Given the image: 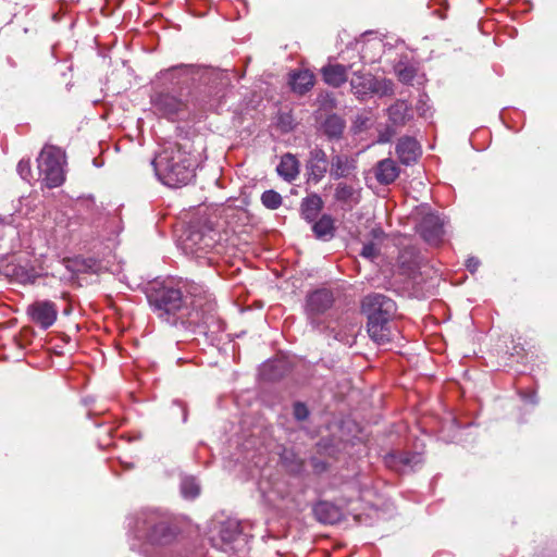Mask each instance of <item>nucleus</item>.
Here are the masks:
<instances>
[{
    "mask_svg": "<svg viewBox=\"0 0 557 557\" xmlns=\"http://www.w3.org/2000/svg\"><path fill=\"white\" fill-rule=\"evenodd\" d=\"M148 300L158 317L172 325L209 329L215 321V304L199 284L163 285Z\"/></svg>",
    "mask_w": 557,
    "mask_h": 557,
    "instance_id": "f257e3e1",
    "label": "nucleus"
},
{
    "mask_svg": "<svg viewBox=\"0 0 557 557\" xmlns=\"http://www.w3.org/2000/svg\"><path fill=\"white\" fill-rule=\"evenodd\" d=\"M152 165L158 178L170 187L187 185L195 177L196 160L187 143L164 144Z\"/></svg>",
    "mask_w": 557,
    "mask_h": 557,
    "instance_id": "f03ea898",
    "label": "nucleus"
},
{
    "mask_svg": "<svg viewBox=\"0 0 557 557\" xmlns=\"http://www.w3.org/2000/svg\"><path fill=\"white\" fill-rule=\"evenodd\" d=\"M128 528L136 539L156 546L170 545L178 534L173 517L156 508H145L136 512Z\"/></svg>",
    "mask_w": 557,
    "mask_h": 557,
    "instance_id": "7ed1b4c3",
    "label": "nucleus"
},
{
    "mask_svg": "<svg viewBox=\"0 0 557 557\" xmlns=\"http://www.w3.org/2000/svg\"><path fill=\"white\" fill-rule=\"evenodd\" d=\"M221 234L211 225H191L183 239V250L197 259L206 258L209 253H222Z\"/></svg>",
    "mask_w": 557,
    "mask_h": 557,
    "instance_id": "20e7f679",
    "label": "nucleus"
},
{
    "mask_svg": "<svg viewBox=\"0 0 557 557\" xmlns=\"http://www.w3.org/2000/svg\"><path fill=\"white\" fill-rule=\"evenodd\" d=\"M38 170L48 188H54L63 184L65 180L63 165L65 163L64 151L53 145H45L38 158Z\"/></svg>",
    "mask_w": 557,
    "mask_h": 557,
    "instance_id": "39448f33",
    "label": "nucleus"
},
{
    "mask_svg": "<svg viewBox=\"0 0 557 557\" xmlns=\"http://www.w3.org/2000/svg\"><path fill=\"white\" fill-rule=\"evenodd\" d=\"M351 91L358 99L376 94L387 96L393 94L392 82L376 79L370 73L355 72L350 79Z\"/></svg>",
    "mask_w": 557,
    "mask_h": 557,
    "instance_id": "423d86ee",
    "label": "nucleus"
},
{
    "mask_svg": "<svg viewBox=\"0 0 557 557\" xmlns=\"http://www.w3.org/2000/svg\"><path fill=\"white\" fill-rule=\"evenodd\" d=\"M213 541L215 546L227 554L243 552L247 545L246 535L239 530L237 521L224 522L220 528L219 537Z\"/></svg>",
    "mask_w": 557,
    "mask_h": 557,
    "instance_id": "0eeeda50",
    "label": "nucleus"
},
{
    "mask_svg": "<svg viewBox=\"0 0 557 557\" xmlns=\"http://www.w3.org/2000/svg\"><path fill=\"white\" fill-rule=\"evenodd\" d=\"M258 491L265 505L274 507L278 500V469L276 465H267L261 469Z\"/></svg>",
    "mask_w": 557,
    "mask_h": 557,
    "instance_id": "6e6552de",
    "label": "nucleus"
},
{
    "mask_svg": "<svg viewBox=\"0 0 557 557\" xmlns=\"http://www.w3.org/2000/svg\"><path fill=\"white\" fill-rule=\"evenodd\" d=\"M58 306L51 300H35L30 304L26 313L29 319L41 329L47 330L54 324L58 318Z\"/></svg>",
    "mask_w": 557,
    "mask_h": 557,
    "instance_id": "1a4fd4ad",
    "label": "nucleus"
},
{
    "mask_svg": "<svg viewBox=\"0 0 557 557\" xmlns=\"http://www.w3.org/2000/svg\"><path fill=\"white\" fill-rule=\"evenodd\" d=\"M362 310L367 313L368 320L375 318H393L396 312V304L382 294H372L362 300Z\"/></svg>",
    "mask_w": 557,
    "mask_h": 557,
    "instance_id": "9d476101",
    "label": "nucleus"
},
{
    "mask_svg": "<svg viewBox=\"0 0 557 557\" xmlns=\"http://www.w3.org/2000/svg\"><path fill=\"white\" fill-rule=\"evenodd\" d=\"M329 160L325 151L320 147L310 150L307 162L309 181L319 183L327 172Z\"/></svg>",
    "mask_w": 557,
    "mask_h": 557,
    "instance_id": "9b49d317",
    "label": "nucleus"
},
{
    "mask_svg": "<svg viewBox=\"0 0 557 557\" xmlns=\"http://www.w3.org/2000/svg\"><path fill=\"white\" fill-rule=\"evenodd\" d=\"M420 233L425 242L438 245L444 235V223L438 215L428 214L420 224Z\"/></svg>",
    "mask_w": 557,
    "mask_h": 557,
    "instance_id": "f8f14e48",
    "label": "nucleus"
},
{
    "mask_svg": "<svg viewBox=\"0 0 557 557\" xmlns=\"http://www.w3.org/2000/svg\"><path fill=\"white\" fill-rule=\"evenodd\" d=\"M392 318H375L368 320L369 336L379 345L389 343L394 337L391 324Z\"/></svg>",
    "mask_w": 557,
    "mask_h": 557,
    "instance_id": "ddd939ff",
    "label": "nucleus"
},
{
    "mask_svg": "<svg viewBox=\"0 0 557 557\" xmlns=\"http://www.w3.org/2000/svg\"><path fill=\"white\" fill-rule=\"evenodd\" d=\"M333 294L327 289H318L307 298V312L310 318L324 313L333 305Z\"/></svg>",
    "mask_w": 557,
    "mask_h": 557,
    "instance_id": "4468645a",
    "label": "nucleus"
},
{
    "mask_svg": "<svg viewBox=\"0 0 557 557\" xmlns=\"http://www.w3.org/2000/svg\"><path fill=\"white\" fill-rule=\"evenodd\" d=\"M389 123L397 127L405 126L413 119L411 106L405 100H397L387 109Z\"/></svg>",
    "mask_w": 557,
    "mask_h": 557,
    "instance_id": "2eb2a0df",
    "label": "nucleus"
},
{
    "mask_svg": "<svg viewBox=\"0 0 557 557\" xmlns=\"http://www.w3.org/2000/svg\"><path fill=\"white\" fill-rule=\"evenodd\" d=\"M355 169V159L347 154H334L330 163V176L334 180L348 177Z\"/></svg>",
    "mask_w": 557,
    "mask_h": 557,
    "instance_id": "dca6fc26",
    "label": "nucleus"
},
{
    "mask_svg": "<svg viewBox=\"0 0 557 557\" xmlns=\"http://www.w3.org/2000/svg\"><path fill=\"white\" fill-rule=\"evenodd\" d=\"M396 154L401 163L411 164L420 154L419 143L412 137H401L396 145Z\"/></svg>",
    "mask_w": 557,
    "mask_h": 557,
    "instance_id": "f3484780",
    "label": "nucleus"
},
{
    "mask_svg": "<svg viewBox=\"0 0 557 557\" xmlns=\"http://www.w3.org/2000/svg\"><path fill=\"white\" fill-rule=\"evenodd\" d=\"M349 67L338 63H329L321 69L322 78L329 86L338 88L347 82Z\"/></svg>",
    "mask_w": 557,
    "mask_h": 557,
    "instance_id": "a211bd4d",
    "label": "nucleus"
},
{
    "mask_svg": "<svg viewBox=\"0 0 557 557\" xmlns=\"http://www.w3.org/2000/svg\"><path fill=\"white\" fill-rule=\"evenodd\" d=\"M185 101L171 95L160 94L154 100V107L166 117H172L185 108Z\"/></svg>",
    "mask_w": 557,
    "mask_h": 557,
    "instance_id": "6ab92c4d",
    "label": "nucleus"
},
{
    "mask_svg": "<svg viewBox=\"0 0 557 557\" xmlns=\"http://www.w3.org/2000/svg\"><path fill=\"white\" fill-rule=\"evenodd\" d=\"M198 74V70L193 65H178L174 66L165 72V78L169 79L173 85L188 86L195 81V76Z\"/></svg>",
    "mask_w": 557,
    "mask_h": 557,
    "instance_id": "aec40b11",
    "label": "nucleus"
},
{
    "mask_svg": "<svg viewBox=\"0 0 557 557\" xmlns=\"http://www.w3.org/2000/svg\"><path fill=\"white\" fill-rule=\"evenodd\" d=\"M374 175L381 185H389L399 176V168L393 159H383L377 162Z\"/></svg>",
    "mask_w": 557,
    "mask_h": 557,
    "instance_id": "412c9836",
    "label": "nucleus"
},
{
    "mask_svg": "<svg viewBox=\"0 0 557 557\" xmlns=\"http://www.w3.org/2000/svg\"><path fill=\"white\" fill-rule=\"evenodd\" d=\"M313 515L322 523L333 524L341 520V509L330 502H319L313 507Z\"/></svg>",
    "mask_w": 557,
    "mask_h": 557,
    "instance_id": "4be33fe9",
    "label": "nucleus"
},
{
    "mask_svg": "<svg viewBox=\"0 0 557 557\" xmlns=\"http://www.w3.org/2000/svg\"><path fill=\"white\" fill-rule=\"evenodd\" d=\"M334 197L337 201L351 209L360 202V188H356L346 183H339L335 188Z\"/></svg>",
    "mask_w": 557,
    "mask_h": 557,
    "instance_id": "5701e85b",
    "label": "nucleus"
},
{
    "mask_svg": "<svg viewBox=\"0 0 557 557\" xmlns=\"http://www.w3.org/2000/svg\"><path fill=\"white\" fill-rule=\"evenodd\" d=\"M345 121L337 114H330L321 123V132L330 139H338L345 129Z\"/></svg>",
    "mask_w": 557,
    "mask_h": 557,
    "instance_id": "b1692460",
    "label": "nucleus"
},
{
    "mask_svg": "<svg viewBox=\"0 0 557 557\" xmlns=\"http://www.w3.org/2000/svg\"><path fill=\"white\" fill-rule=\"evenodd\" d=\"M289 85L293 91L304 95L313 87L314 75L308 70L296 72L290 76Z\"/></svg>",
    "mask_w": 557,
    "mask_h": 557,
    "instance_id": "393cba45",
    "label": "nucleus"
},
{
    "mask_svg": "<svg viewBox=\"0 0 557 557\" xmlns=\"http://www.w3.org/2000/svg\"><path fill=\"white\" fill-rule=\"evenodd\" d=\"M422 461L421 455L417 453H409V451H397L389 454L385 458V463L388 467H397V466H404V467H414L418 463Z\"/></svg>",
    "mask_w": 557,
    "mask_h": 557,
    "instance_id": "a878e982",
    "label": "nucleus"
},
{
    "mask_svg": "<svg viewBox=\"0 0 557 557\" xmlns=\"http://www.w3.org/2000/svg\"><path fill=\"white\" fill-rule=\"evenodd\" d=\"M323 208V201L317 194H311L301 202V214L309 222L314 221Z\"/></svg>",
    "mask_w": 557,
    "mask_h": 557,
    "instance_id": "bb28decb",
    "label": "nucleus"
},
{
    "mask_svg": "<svg viewBox=\"0 0 557 557\" xmlns=\"http://www.w3.org/2000/svg\"><path fill=\"white\" fill-rule=\"evenodd\" d=\"M300 172V163L296 156L292 153H285L281 157V177L292 182Z\"/></svg>",
    "mask_w": 557,
    "mask_h": 557,
    "instance_id": "cd10ccee",
    "label": "nucleus"
},
{
    "mask_svg": "<svg viewBox=\"0 0 557 557\" xmlns=\"http://www.w3.org/2000/svg\"><path fill=\"white\" fill-rule=\"evenodd\" d=\"M259 380L265 385L276 383L278 380V362L275 359L268 360L260 367Z\"/></svg>",
    "mask_w": 557,
    "mask_h": 557,
    "instance_id": "c85d7f7f",
    "label": "nucleus"
},
{
    "mask_svg": "<svg viewBox=\"0 0 557 557\" xmlns=\"http://www.w3.org/2000/svg\"><path fill=\"white\" fill-rule=\"evenodd\" d=\"M65 268L73 273H86L89 271H95L96 260L92 258H82L75 257L73 259L64 260Z\"/></svg>",
    "mask_w": 557,
    "mask_h": 557,
    "instance_id": "c756f323",
    "label": "nucleus"
},
{
    "mask_svg": "<svg viewBox=\"0 0 557 557\" xmlns=\"http://www.w3.org/2000/svg\"><path fill=\"white\" fill-rule=\"evenodd\" d=\"M312 231L318 238L326 239L333 236L334 221L330 215H322L313 225Z\"/></svg>",
    "mask_w": 557,
    "mask_h": 557,
    "instance_id": "7c9ffc66",
    "label": "nucleus"
},
{
    "mask_svg": "<svg viewBox=\"0 0 557 557\" xmlns=\"http://www.w3.org/2000/svg\"><path fill=\"white\" fill-rule=\"evenodd\" d=\"M181 491L185 498L194 499L200 493V486L195 478L185 476L181 482Z\"/></svg>",
    "mask_w": 557,
    "mask_h": 557,
    "instance_id": "2f4dec72",
    "label": "nucleus"
},
{
    "mask_svg": "<svg viewBox=\"0 0 557 557\" xmlns=\"http://www.w3.org/2000/svg\"><path fill=\"white\" fill-rule=\"evenodd\" d=\"M261 201L268 209L278 208V193L273 189L265 190L261 196Z\"/></svg>",
    "mask_w": 557,
    "mask_h": 557,
    "instance_id": "473e14b6",
    "label": "nucleus"
},
{
    "mask_svg": "<svg viewBox=\"0 0 557 557\" xmlns=\"http://www.w3.org/2000/svg\"><path fill=\"white\" fill-rule=\"evenodd\" d=\"M17 173L20 174V176L24 180V181H27L29 182L33 177L32 175V168H30V161L27 159H22L18 163H17Z\"/></svg>",
    "mask_w": 557,
    "mask_h": 557,
    "instance_id": "72a5a7b5",
    "label": "nucleus"
},
{
    "mask_svg": "<svg viewBox=\"0 0 557 557\" xmlns=\"http://www.w3.org/2000/svg\"><path fill=\"white\" fill-rule=\"evenodd\" d=\"M294 417L298 421H304L309 416V410L307 406L304 403H295L294 404V410H293Z\"/></svg>",
    "mask_w": 557,
    "mask_h": 557,
    "instance_id": "f704fd0d",
    "label": "nucleus"
},
{
    "mask_svg": "<svg viewBox=\"0 0 557 557\" xmlns=\"http://www.w3.org/2000/svg\"><path fill=\"white\" fill-rule=\"evenodd\" d=\"M396 135V127L387 125L384 131L379 133L377 143L385 144L392 140V138Z\"/></svg>",
    "mask_w": 557,
    "mask_h": 557,
    "instance_id": "c9c22d12",
    "label": "nucleus"
},
{
    "mask_svg": "<svg viewBox=\"0 0 557 557\" xmlns=\"http://www.w3.org/2000/svg\"><path fill=\"white\" fill-rule=\"evenodd\" d=\"M371 119L367 114H360L354 121L355 132H362L370 126Z\"/></svg>",
    "mask_w": 557,
    "mask_h": 557,
    "instance_id": "e433bc0d",
    "label": "nucleus"
},
{
    "mask_svg": "<svg viewBox=\"0 0 557 557\" xmlns=\"http://www.w3.org/2000/svg\"><path fill=\"white\" fill-rule=\"evenodd\" d=\"M379 252H380L379 248L376 247L375 244L368 243V244L363 245L360 255L367 259L373 260L374 258H376L379 256Z\"/></svg>",
    "mask_w": 557,
    "mask_h": 557,
    "instance_id": "4c0bfd02",
    "label": "nucleus"
},
{
    "mask_svg": "<svg viewBox=\"0 0 557 557\" xmlns=\"http://www.w3.org/2000/svg\"><path fill=\"white\" fill-rule=\"evenodd\" d=\"M296 123L290 114H281V132L292 131Z\"/></svg>",
    "mask_w": 557,
    "mask_h": 557,
    "instance_id": "58836bf2",
    "label": "nucleus"
},
{
    "mask_svg": "<svg viewBox=\"0 0 557 557\" xmlns=\"http://www.w3.org/2000/svg\"><path fill=\"white\" fill-rule=\"evenodd\" d=\"M398 77L401 82L404 83H410L413 77H414V73H413V70L412 69H404V70H400L398 72Z\"/></svg>",
    "mask_w": 557,
    "mask_h": 557,
    "instance_id": "ea45409f",
    "label": "nucleus"
},
{
    "mask_svg": "<svg viewBox=\"0 0 557 557\" xmlns=\"http://www.w3.org/2000/svg\"><path fill=\"white\" fill-rule=\"evenodd\" d=\"M480 262L478 259L475 258H469L467 260V268L471 271V272H474L476 271L478 267H479Z\"/></svg>",
    "mask_w": 557,
    "mask_h": 557,
    "instance_id": "a19ab883",
    "label": "nucleus"
},
{
    "mask_svg": "<svg viewBox=\"0 0 557 557\" xmlns=\"http://www.w3.org/2000/svg\"><path fill=\"white\" fill-rule=\"evenodd\" d=\"M359 329H360V327H359V324H358V323L351 324V327H350V330H349V332H350V335H349V336H350L351 338H354V337L356 336L357 332L359 331Z\"/></svg>",
    "mask_w": 557,
    "mask_h": 557,
    "instance_id": "79ce46f5",
    "label": "nucleus"
},
{
    "mask_svg": "<svg viewBox=\"0 0 557 557\" xmlns=\"http://www.w3.org/2000/svg\"><path fill=\"white\" fill-rule=\"evenodd\" d=\"M345 342H346V344H351L352 343L348 338Z\"/></svg>",
    "mask_w": 557,
    "mask_h": 557,
    "instance_id": "37998d69",
    "label": "nucleus"
}]
</instances>
